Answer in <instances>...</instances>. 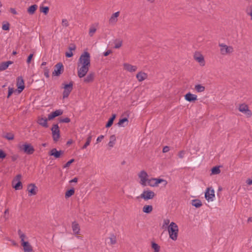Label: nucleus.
<instances>
[{"label":"nucleus","mask_w":252,"mask_h":252,"mask_svg":"<svg viewBox=\"0 0 252 252\" xmlns=\"http://www.w3.org/2000/svg\"><path fill=\"white\" fill-rule=\"evenodd\" d=\"M63 66L62 63H58L55 66L54 70L52 73L53 75L56 76H60L63 72Z\"/></svg>","instance_id":"nucleus-11"},{"label":"nucleus","mask_w":252,"mask_h":252,"mask_svg":"<svg viewBox=\"0 0 252 252\" xmlns=\"http://www.w3.org/2000/svg\"><path fill=\"white\" fill-rule=\"evenodd\" d=\"M37 8V6L36 4H33L30 6L28 9V12L30 14H33Z\"/></svg>","instance_id":"nucleus-31"},{"label":"nucleus","mask_w":252,"mask_h":252,"mask_svg":"<svg viewBox=\"0 0 252 252\" xmlns=\"http://www.w3.org/2000/svg\"><path fill=\"white\" fill-rule=\"evenodd\" d=\"M63 113V111L62 110H56V111L51 113L50 114L48 115V119L49 120H51L57 116L62 115Z\"/></svg>","instance_id":"nucleus-17"},{"label":"nucleus","mask_w":252,"mask_h":252,"mask_svg":"<svg viewBox=\"0 0 252 252\" xmlns=\"http://www.w3.org/2000/svg\"><path fill=\"white\" fill-rule=\"evenodd\" d=\"M185 154H186V152L185 151H184V150L180 151L178 153L179 158H183L184 157Z\"/></svg>","instance_id":"nucleus-50"},{"label":"nucleus","mask_w":252,"mask_h":252,"mask_svg":"<svg viewBox=\"0 0 252 252\" xmlns=\"http://www.w3.org/2000/svg\"><path fill=\"white\" fill-rule=\"evenodd\" d=\"M167 229L169 238L173 241L177 240L179 232V228L177 224L174 222H171L168 226Z\"/></svg>","instance_id":"nucleus-2"},{"label":"nucleus","mask_w":252,"mask_h":252,"mask_svg":"<svg viewBox=\"0 0 252 252\" xmlns=\"http://www.w3.org/2000/svg\"><path fill=\"white\" fill-rule=\"evenodd\" d=\"M205 197L208 202L214 200L215 197V191L212 188H207L205 192Z\"/></svg>","instance_id":"nucleus-9"},{"label":"nucleus","mask_w":252,"mask_h":252,"mask_svg":"<svg viewBox=\"0 0 252 252\" xmlns=\"http://www.w3.org/2000/svg\"><path fill=\"white\" fill-rule=\"evenodd\" d=\"M191 204L192 206L196 208H199L202 206L201 201L199 199H194L191 201Z\"/></svg>","instance_id":"nucleus-27"},{"label":"nucleus","mask_w":252,"mask_h":252,"mask_svg":"<svg viewBox=\"0 0 252 252\" xmlns=\"http://www.w3.org/2000/svg\"><path fill=\"white\" fill-rule=\"evenodd\" d=\"M74 161V159H71L67 161L63 166V168H65L69 167L70 164Z\"/></svg>","instance_id":"nucleus-48"},{"label":"nucleus","mask_w":252,"mask_h":252,"mask_svg":"<svg viewBox=\"0 0 252 252\" xmlns=\"http://www.w3.org/2000/svg\"><path fill=\"white\" fill-rule=\"evenodd\" d=\"M185 98L188 101L192 102L197 99V96L190 93H188L185 95Z\"/></svg>","instance_id":"nucleus-20"},{"label":"nucleus","mask_w":252,"mask_h":252,"mask_svg":"<svg viewBox=\"0 0 252 252\" xmlns=\"http://www.w3.org/2000/svg\"><path fill=\"white\" fill-rule=\"evenodd\" d=\"M49 72H50V70H49V69L47 67H45L43 68L44 75L46 78H49Z\"/></svg>","instance_id":"nucleus-45"},{"label":"nucleus","mask_w":252,"mask_h":252,"mask_svg":"<svg viewBox=\"0 0 252 252\" xmlns=\"http://www.w3.org/2000/svg\"><path fill=\"white\" fill-rule=\"evenodd\" d=\"M18 147L21 151L23 152L27 155H32L35 151L34 147L31 144L28 143L19 144Z\"/></svg>","instance_id":"nucleus-3"},{"label":"nucleus","mask_w":252,"mask_h":252,"mask_svg":"<svg viewBox=\"0 0 252 252\" xmlns=\"http://www.w3.org/2000/svg\"><path fill=\"white\" fill-rule=\"evenodd\" d=\"M211 171L213 174H218L220 172L219 167L217 166L212 168Z\"/></svg>","instance_id":"nucleus-44"},{"label":"nucleus","mask_w":252,"mask_h":252,"mask_svg":"<svg viewBox=\"0 0 252 252\" xmlns=\"http://www.w3.org/2000/svg\"><path fill=\"white\" fill-rule=\"evenodd\" d=\"M151 247L154 249V252H159L160 251V246L154 242H152L151 243Z\"/></svg>","instance_id":"nucleus-34"},{"label":"nucleus","mask_w":252,"mask_h":252,"mask_svg":"<svg viewBox=\"0 0 252 252\" xmlns=\"http://www.w3.org/2000/svg\"><path fill=\"white\" fill-rule=\"evenodd\" d=\"M170 224V220L169 219H164L163 220V223L162 224V228H168V226Z\"/></svg>","instance_id":"nucleus-37"},{"label":"nucleus","mask_w":252,"mask_h":252,"mask_svg":"<svg viewBox=\"0 0 252 252\" xmlns=\"http://www.w3.org/2000/svg\"><path fill=\"white\" fill-rule=\"evenodd\" d=\"M116 116V114H112V117L109 119L106 125V127H109L112 125Z\"/></svg>","instance_id":"nucleus-29"},{"label":"nucleus","mask_w":252,"mask_h":252,"mask_svg":"<svg viewBox=\"0 0 252 252\" xmlns=\"http://www.w3.org/2000/svg\"><path fill=\"white\" fill-rule=\"evenodd\" d=\"M219 46L220 48V53L223 56L231 54L234 52L232 46H228L224 43H219Z\"/></svg>","instance_id":"nucleus-4"},{"label":"nucleus","mask_w":252,"mask_h":252,"mask_svg":"<svg viewBox=\"0 0 252 252\" xmlns=\"http://www.w3.org/2000/svg\"><path fill=\"white\" fill-rule=\"evenodd\" d=\"M9 24L8 22H6L2 25V29L4 31H8L9 30Z\"/></svg>","instance_id":"nucleus-47"},{"label":"nucleus","mask_w":252,"mask_h":252,"mask_svg":"<svg viewBox=\"0 0 252 252\" xmlns=\"http://www.w3.org/2000/svg\"><path fill=\"white\" fill-rule=\"evenodd\" d=\"M77 181H78L77 178L75 177L73 179H72L70 181H69V183H76V182H77Z\"/></svg>","instance_id":"nucleus-61"},{"label":"nucleus","mask_w":252,"mask_h":252,"mask_svg":"<svg viewBox=\"0 0 252 252\" xmlns=\"http://www.w3.org/2000/svg\"><path fill=\"white\" fill-rule=\"evenodd\" d=\"M62 24L63 26L65 27H67L69 25L67 20L65 19H63L62 20Z\"/></svg>","instance_id":"nucleus-53"},{"label":"nucleus","mask_w":252,"mask_h":252,"mask_svg":"<svg viewBox=\"0 0 252 252\" xmlns=\"http://www.w3.org/2000/svg\"><path fill=\"white\" fill-rule=\"evenodd\" d=\"M169 150H170V148H169V147H168V146H164V147L163 148V149H162V152H163V153H165L168 152Z\"/></svg>","instance_id":"nucleus-57"},{"label":"nucleus","mask_w":252,"mask_h":252,"mask_svg":"<svg viewBox=\"0 0 252 252\" xmlns=\"http://www.w3.org/2000/svg\"><path fill=\"white\" fill-rule=\"evenodd\" d=\"M63 85L64 89L63 93V98H67L73 89V83L70 82L69 84H63Z\"/></svg>","instance_id":"nucleus-5"},{"label":"nucleus","mask_w":252,"mask_h":252,"mask_svg":"<svg viewBox=\"0 0 252 252\" xmlns=\"http://www.w3.org/2000/svg\"><path fill=\"white\" fill-rule=\"evenodd\" d=\"M155 178H151V179H149V180H148L147 182V186H151V187H156V185H155Z\"/></svg>","instance_id":"nucleus-40"},{"label":"nucleus","mask_w":252,"mask_h":252,"mask_svg":"<svg viewBox=\"0 0 252 252\" xmlns=\"http://www.w3.org/2000/svg\"><path fill=\"white\" fill-rule=\"evenodd\" d=\"M246 183H247L248 185H252V180H251V179H248V180L246 181Z\"/></svg>","instance_id":"nucleus-62"},{"label":"nucleus","mask_w":252,"mask_h":252,"mask_svg":"<svg viewBox=\"0 0 252 252\" xmlns=\"http://www.w3.org/2000/svg\"><path fill=\"white\" fill-rule=\"evenodd\" d=\"M75 193V190L73 188H72L66 191L65 194V198H68L73 195Z\"/></svg>","instance_id":"nucleus-33"},{"label":"nucleus","mask_w":252,"mask_h":252,"mask_svg":"<svg viewBox=\"0 0 252 252\" xmlns=\"http://www.w3.org/2000/svg\"><path fill=\"white\" fill-rule=\"evenodd\" d=\"M14 89L12 88L8 87V95H7V98H9L10 95L14 93Z\"/></svg>","instance_id":"nucleus-52"},{"label":"nucleus","mask_w":252,"mask_h":252,"mask_svg":"<svg viewBox=\"0 0 252 252\" xmlns=\"http://www.w3.org/2000/svg\"><path fill=\"white\" fill-rule=\"evenodd\" d=\"M18 234L21 239V243L27 242L25 241V239L27 238V237L26 235L21 230H18Z\"/></svg>","instance_id":"nucleus-30"},{"label":"nucleus","mask_w":252,"mask_h":252,"mask_svg":"<svg viewBox=\"0 0 252 252\" xmlns=\"http://www.w3.org/2000/svg\"><path fill=\"white\" fill-rule=\"evenodd\" d=\"M96 31V28L94 26H91L89 30V35L90 36H93L95 32Z\"/></svg>","instance_id":"nucleus-43"},{"label":"nucleus","mask_w":252,"mask_h":252,"mask_svg":"<svg viewBox=\"0 0 252 252\" xmlns=\"http://www.w3.org/2000/svg\"><path fill=\"white\" fill-rule=\"evenodd\" d=\"M33 56V54H31L28 57L27 60V63L29 64L30 63L31 60Z\"/></svg>","instance_id":"nucleus-54"},{"label":"nucleus","mask_w":252,"mask_h":252,"mask_svg":"<svg viewBox=\"0 0 252 252\" xmlns=\"http://www.w3.org/2000/svg\"><path fill=\"white\" fill-rule=\"evenodd\" d=\"M103 138H104L103 135H100L99 136H98L97 138V139H96L97 142H100L103 139Z\"/></svg>","instance_id":"nucleus-60"},{"label":"nucleus","mask_w":252,"mask_h":252,"mask_svg":"<svg viewBox=\"0 0 252 252\" xmlns=\"http://www.w3.org/2000/svg\"><path fill=\"white\" fill-rule=\"evenodd\" d=\"M124 69L129 72H134L137 69V66L131 65L128 63H124L123 64Z\"/></svg>","instance_id":"nucleus-13"},{"label":"nucleus","mask_w":252,"mask_h":252,"mask_svg":"<svg viewBox=\"0 0 252 252\" xmlns=\"http://www.w3.org/2000/svg\"><path fill=\"white\" fill-rule=\"evenodd\" d=\"M41 11L44 13L45 14H47L49 11V8L47 6L43 7L41 9Z\"/></svg>","instance_id":"nucleus-51"},{"label":"nucleus","mask_w":252,"mask_h":252,"mask_svg":"<svg viewBox=\"0 0 252 252\" xmlns=\"http://www.w3.org/2000/svg\"><path fill=\"white\" fill-rule=\"evenodd\" d=\"M24 252H32V249L27 250L24 251Z\"/></svg>","instance_id":"nucleus-64"},{"label":"nucleus","mask_w":252,"mask_h":252,"mask_svg":"<svg viewBox=\"0 0 252 252\" xmlns=\"http://www.w3.org/2000/svg\"><path fill=\"white\" fill-rule=\"evenodd\" d=\"M116 137L114 135H112L110 137V141L108 143V146L110 147H113L115 144Z\"/></svg>","instance_id":"nucleus-35"},{"label":"nucleus","mask_w":252,"mask_h":252,"mask_svg":"<svg viewBox=\"0 0 252 252\" xmlns=\"http://www.w3.org/2000/svg\"><path fill=\"white\" fill-rule=\"evenodd\" d=\"M238 110L246 115L247 118H250L252 116V112L249 109L248 105L242 103L239 105Z\"/></svg>","instance_id":"nucleus-6"},{"label":"nucleus","mask_w":252,"mask_h":252,"mask_svg":"<svg viewBox=\"0 0 252 252\" xmlns=\"http://www.w3.org/2000/svg\"><path fill=\"white\" fill-rule=\"evenodd\" d=\"M128 123V120L127 118H124L119 120V122L118 123V125L119 126L124 127L126 126L127 125Z\"/></svg>","instance_id":"nucleus-25"},{"label":"nucleus","mask_w":252,"mask_h":252,"mask_svg":"<svg viewBox=\"0 0 252 252\" xmlns=\"http://www.w3.org/2000/svg\"><path fill=\"white\" fill-rule=\"evenodd\" d=\"M109 239L110 240L109 245H113L117 243V238L114 235H112Z\"/></svg>","instance_id":"nucleus-39"},{"label":"nucleus","mask_w":252,"mask_h":252,"mask_svg":"<svg viewBox=\"0 0 252 252\" xmlns=\"http://www.w3.org/2000/svg\"><path fill=\"white\" fill-rule=\"evenodd\" d=\"M95 74L94 72H90L88 75L84 78V82L86 83H89L93 82Z\"/></svg>","instance_id":"nucleus-21"},{"label":"nucleus","mask_w":252,"mask_h":252,"mask_svg":"<svg viewBox=\"0 0 252 252\" xmlns=\"http://www.w3.org/2000/svg\"><path fill=\"white\" fill-rule=\"evenodd\" d=\"M37 187L34 184H31L28 187V190L30 193V195H35L36 194Z\"/></svg>","instance_id":"nucleus-22"},{"label":"nucleus","mask_w":252,"mask_h":252,"mask_svg":"<svg viewBox=\"0 0 252 252\" xmlns=\"http://www.w3.org/2000/svg\"><path fill=\"white\" fill-rule=\"evenodd\" d=\"M17 86L18 87V93H21L25 88L24 80L22 77H18Z\"/></svg>","instance_id":"nucleus-16"},{"label":"nucleus","mask_w":252,"mask_h":252,"mask_svg":"<svg viewBox=\"0 0 252 252\" xmlns=\"http://www.w3.org/2000/svg\"><path fill=\"white\" fill-rule=\"evenodd\" d=\"M194 58L201 66H204L205 65V63L204 57L200 53H195L194 55Z\"/></svg>","instance_id":"nucleus-12"},{"label":"nucleus","mask_w":252,"mask_h":252,"mask_svg":"<svg viewBox=\"0 0 252 252\" xmlns=\"http://www.w3.org/2000/svg\"><path fill=\"white\" fill-rule=\"evenodd\" d=\"M119 11L113 14L109 20V23L111 25H115L118 21V17L119 16Z\"/></svg>","instance_id":"nucleus-18"},{"label":"nucleus","mask_w":252,"mask_h":252,"mask_svg":"<svg viewBox=\"0 0 252 252\" xmlns=\"http://www.w3.org/2000/svg\"><path fill=\"white\" fill-rule=\"evenodd\" d=\"M6 154L1 150H0V158H4L6 157Z\"/></svg>","instance_id":"nucleus-55"},{"label":"nucleus","mask_w":252,"mask_h":252,"mask_svg":"<svg viewBox=\"0 0 252 252\" xmlns=\"http://www.w3.org/2000/svg\"><path fill=\"white\" fill-rule=\"evenodd\" d=\"M14 188L16 190H19L22 189V185L20 181H18L14 186Z\"/></svg>","instance_id":"nucleus-46"},{"label":"nucleus","mask_w":252,"mask_h":252,"mask_svg":"<svg viewBox=\"0 0 252 252\" xmlns=\"http://www.w3.org/2000/svg\"><path fill=\"white\" fill-rule=\"evenodd\" d=\"M13 63L12 61H9L2 62L0 64V71H3L7 69L10 64Z\"/></svg>","instance_id":"nucleus-23"},{"label":"nucleus","mask_w":252,"mask_h":252,"mask_svg":"<svg viewBox=\"0 0 252 252\" xmlns=\"http://www.w3.org/2000/svg\"><path fill=\"white\" fill-rule=\"evenodd\" d=\"M138 177L140 179V184L143 187L147 186V182L149 180L148 175L146 171L142 170L138 174Z\"/></svg>","instance_id":"nucleus-8"},{"label":"nucleus","mask_w":252,"mask_h":252,"mask_svg":"<svg viewBox=\"0 0 252 252\" xmlns=\"http://www.w3.org/2000/svg\"><path fill=\"white\" fill-rule=\"evenodd\" d=\"M153 206L152 205H145L143 207V212L149 214L153 211Z\"/></svg>","instance_id":"nucleus-28"},{"label":"nucleus","mask_w":252,"mask_h":252,"mask_svg":"<svg viewBox=\"0 0 252 252\" xmlns=\"http://www.w3.org/2000/svg\"><path fill=\"white\" fill-rule=\"evenodd\" d=\"M155 180L156 181L155 182V185L156 187L158 186V185L160 183H163L164 186H166L167 184V182L166 180L162 179H159V178H155Z\"/></svg>","instance_id":"nucleus-32"},{"label":"nucleus","mask_w":252,"mask_h":252,"mask_svg":"<svg viewBox=\"0 0 252 252\" xmlns=\"http://www.w3.org/2000/svg\"><path fill=\"white\" fill-rule=\"evenodd\" d=\"M91 66V56L88 52H84L79 57L77 63L78 76L81 78L86 76Z\"/></svg>","instance_id":"nucleus-1"},{"label":"nucleus","mask_w":252,"mask_h":252,"mask_svg":"<svg viewBox=\"0 0 252 252\" xmlns=\"http://www.w3.org/2000/svg\"><path fill=\"white\" fill-rule=\"evenodd\" d=\"M136 77L139 82H142L147 78L148 74L143 71H139L136 74Z\"/></svg>","instance_id":"nucleus-19"},{"label":"nucleus","mask_w":252,"mask_h":252,"mask_svg":"<svg viewBox=\"0 0 252 252\" xmlns=\"http://www.w3.org/2000/svg\"><path fill=\"white\" fill-rule=\"evenodd\" d=\"M73 233L75 235H79L80 233V227L79 224L75 221H73L71 224Z\"/></svg>","instance_id":"nucleus-15"},{"label":"nucleus","mask_w":252,"mask_h":252,"mask_svg":"<svg viewBox=\"0 0 252 252\" xmlns=\"http://www.w3.org/2000/svg\"><path fill=\"white\" fill-rule=\"evenodd\" d=\"M63 154V151H58L56 148L52 149L49 153L50 156H54L56 158H59Z\"/></svg>","instance_id":"nucleus-14"},{"label":"nucleus","mask_w":252,"mask_h":252,"mask_svg":"<svg viewBox=\"0 0 252 252\" xmlns=\"http://www.w3.org/2000/svg\"><path fill=\"white\" fill-rule=\"evenodd\" d=\"M3 137L7 140H11L14 139V135L12 133H7L4 135Z\"/></svg>","instance_id":"nucleus-42"},{"label":"nucleus","mask_w":252,"mask_h":252,"mask_svg":"<svg viewBox=\"0 0 252 252\" xmlns=\"http://www.w3.org/2000/svg\"><path fill=\"white\" fill-rule=\"evenodd\" d=\"M21 245L23 247L24 251L30 249H32V246L28 242H23L21 243Z\"/></svg>","instance_id":"nucleus-36"},{"label":"nucleus","mask_w":252,"mask_h":252,"mask_svg":"<svg viewBox=\"0 0 252 252\" xmlns=\"http://www.w3.org/2000/svg\"><path fill=\"white\" fill-rule=\"evenodd\" d=\"M123 41L121 39H116L114 41V48L116 49L120 48L122 45Z\"/></svg>","instance_id":"nucleus-38"},{"label":"nucleus","mask_w":252,"mask_h":252,"mask_svg":"<svg viewBox=\"0 0 252 252\" xmlns=\"http://www.w3.org/2000/svg\"><path fill=\"white\" fill-rule=\"evenodd\" d=\"M110 53H111V51L110 50H108L106 52L104 53V56H108L110 54Z\"/></svg>","instance_id":"nucleus-63"},{"label":"nucleus","mask_w":252,"mask_h":252,"mask_svg":"<svg viewBox=\"0 0 252 252\" xmlns=\"http://www.w3.org/2000/svg\"><path fill=\"white\" fill-rule=\"evenodd\" d=\"M194 89L197 93H202L205 91V87L201 84H196L194 86Z\"/></svg>","instance_id":"nucleus-26"},{"label":"nucleus","mask_w":252,"mask_h":252,"mask_svg":"<svg viewBox=\"0 0 252 252\" xmlns=\"http://www.w3.org/2000/svg\"><path fill=\"white\" fill-rule=\"evenodd\" d=\"M155 196V193L154 191L149 190H144L143 192L140 195V198L143 199L144 200H148L153 199Z\"/></svg>","instance_id":"nucleus-7"},{"label":"nucleus","mask_w":252,"mask_h":252,"mask_svg":"<svg viewBox=\"0 0 252 252\" xmlns=\"http://www.w3.org/2000/svg\"><path fill=\"white\" fill-rule=\"evenodd\" d=\"M65 56L67 58H70L73 56V53L72 52H70V51L69 52H67L65 53Z\"/></svg>","instance_id":"nucleus-58"},{"label":"nucleus","mask_w":252,"mask_h":252,"mask_svg":"<svg viewBox=\"0 0 252 252\" xmlns=\"http://www.w3.org/2000/svg\"><path fill=\"white\" fill-rule=\"evenodd\" d=\"M68 49L70 52H72V51H74L76 49V46L74 44L70 45L68 47Z\"/></svg>","instance_id":"nucleus-56"},{"label":"nucleus","mask_w":252,"mask_h":252,"mask_svg":"<svg viewBox=\"0 0 252 252\" xmlns=\"http://www.w3.org/2000/svg\"><path fill=\"white\" fill-rule=\"evenodd\" d=\"M60 122L61 123H69L70 122V119L68 118H62V119H61L60 120Z\"/></svg>","instance_id":"nucleus-49"},{"label":"nucleus","mask_w":252,"mask_h":252,"mask_svg":"<svg viewBox=\"0 0 252 252\" xmlns=\"http://www.w3.org/2000/svg\"><path fill=\"white\" fill-rule=\"evenodd\" d=\"M10 11L14 15L17 14V12L15 8H11L10 9Z\"/></svg>","instance_id":"nucleus-59"},{"label":"nucleus","mask_w":252,"mask_h":252,"mask_svg":"<svg viewBox=\"0 0 252 252\" xmlns=\"http://www.w3.org/2000/svg\"><path fill=\"white\" fill-rule=\"evenodd\" d=\"M39 125L44 127H48L47 119L46 118H39L37 121Z\"/></svg>","instance_id":"nucleus-24"},{"label":"nucleus","mask_w":252,"mask_h":252,"mask_svg":"<svg viewBox=\"0 0 252 252\" xmlns=\"http://www.w3.org/2000/svg\"><path fill=\"white\" fill-rule=\"evenodd\" d=\"M92 140V136L90 135L88 137L87 139V141L86 142L85 144L84 145V146L82 147V149H86L90 144Z\"/></svg>","instance_id":"nucleus-41"},{"label":"nucleus","mask_w":252,"mask_h":252,"mask_svg":"<svg viewBox=\"0 0 252 252\" xmlns=\"http://www.w3.org/2000/svg\"><path fill=\"white\" fill-rule=\"evenodd\" d=\"M54 141H57L60 137V129L58 124L53 125L51 128Z\"/></svg>","instance_id":"nucleus-10"}]
</instances>
